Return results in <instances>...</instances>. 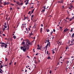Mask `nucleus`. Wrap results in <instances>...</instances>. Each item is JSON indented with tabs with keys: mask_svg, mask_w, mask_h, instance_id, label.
Here are the masks:
<instances>
[{
	"mask_svg": "<svg viewBox=\"0 0 74 74\" xmlns=\"http://www.w3.org/2000/svg\"><path fill=\"white\" fill-rule=\"evenodd\" d=\"M26 41V44L25 45V46H27V47H29V45H32V43L30 42L29 39H26L25 40Z\"/></svg>",
	"mask_w": 74,
	"mask_h": 74,
	"instance_id": "nucleus-1",
	"label": "nucleus"
},
{
	"mask_svg": "<svg viewBox=\"0 0 74 74\" xmlns=\"http://www.w3.org/2000/svg\"><path fill=\"white\" fill-rule=\"evenodd\" d=\"M27 47H21V49H23L24 52H25V51H26V49H29V47H28L27 48Z\"/></svg>",
	"mask_w": 74,
	"mask_h": 74,
	"instance_id": "nucleus-2",
	"label": "nucleus"
},
{
	"mask_svg": "<svg viewBox=\"0 0 74 74\" xmlns=\"http://www.w3.org/2000/svg\"><path fill=\"white\" fill-rule=\"evenodd\" d=\"M7 44H8V43H5L4 42H1V47H7V46H8V45H7Z\"/></svg>",
	"mask_w": 74,
	"mask_h": 74,
	"instance_id": "nucleus-3",
	"label": "nucleus"
},
{
	"mask_svg": "<svg viewBox=\"0 0 74 74\" xmlns=\"http://www.w3.org/2000/svg\"><path fill=\"white\" fill-rule=\"evenodd\" d=\"M49 39L47 40V42L49 43H47V45L46 46V47H48V45H49V47H50V42H49Z\"/></svg>",
	"mask_w": 74,
	"mask_h": 74,
	"instance_id": "nucleus-4",
	"label": "nucleus"
},
{
	"mask_svg": "<svg viewBox=\"0 0 74 74\" xmlns=\"http://www.w3.org/2000/svg\"><path fill=\"white\" fill-rule=\"evenodd\" d=\"M25 42H23L21 43V45L23 46V47H25Z\"/></svg>",
	"mask_w": 74,
	"mask_h": 74,
	"instance_id": "nucleus-5",
	"label": "nucleus"
},
{
	"mask_svg": "<svg viewBox=\"0 0 74 74\" xmlns=\"http://www.w3.org/2000/svg\"><path fill=\"white\" fill-rule=\"evenodd\" d=\"M9 2H3V5H7V4H9Z\"/></svg>",
	"mask_w": 74,
	"mask_h": 74,
	"instance_id": "nucleus-6",
	"label": "nucleus"
},
{
	"mask_svg": "<svg viewBox=\"0 0 74 74\" xmlns=\"http://www.w3.org/2000/svg\"><path fill=\"white\" fill-rule=\"evenodd\" d=\"M67 31V28L64 29L63 32H66Z\"/></svg>",
	"mask_w": 74,
	"mask_h": 74,
	"instance_id": "nucleus-7",
	"label": "nucleus"
},
{
	"mask_svg": "<svg viewBox=\"0 0 74 74\" xmlns=\"http://www.w3.org/2000/svg\"><path fill=\"white\" fill-rule=\"evenodd\" d=\"M41 49V47H38L37 48V49Z\"/></svg>",
	"mask_w": 74,
	"mask_h": 74,
	"instance_id": "nucleus-8",
	"label": "nucleus"
},
{
	"mask_svg": "<svg viewBox=\"0 0 74 74\" xmlns=\"http://www.w3.org/2000/svg\"><path fill=\"white\" fill-rule=\"evenodd\" d=\"M46 49L45 50V54H46V53H47V47H46Z\"/></svg>",
	"mask_w": 74,
	"mask_h": 74,
	"instance_id": "nucleus-9",
	"label": "nucleus"
},
{
	"mask_svg": "<svg viewBox=\"0 0 74 74\" xmlns=\"http://www.w3.org/2000/svg\"><path fill=\"white\" fill-rule=\"evenodd\" d=\"M19 1H17L16 2V4H18V5H20V4H19Z\"/></svg>",
	"mask_w": 74,
	"mask_h": 74,
	"instance_id": "nucleus-10",
	"label": "nucleus"
},
{
	"mask_svg": "<svg viewBox=\"0 0 74 74\" xmlns=\"http://www.w3.org/2000/svg\"><path fill=\"white\" fill-rule=\"evenodd\" d=\"M45 11V9H44L42 10L41 12H44Z\"/></svg>",
	"mask_w": 74,
	"mask_h": 74,
	"instance_id": "nucleus-11",
	"label": "nucleus"
},
{
	"mask_svg": "<svg viewBox=\"0 0 74 74\" xmlns=\"http://www.w3.org/2000/svg\"><path fill=\"white\" fill-rule=\"evenodd\" d=\"M42 28H41L40 29V32H42Z\"/></svg>",
	"mask_w": 74,
	"mask_h": 74,
	"instance_id": "nucleus-12",
	"label": "nucleus"
},
{
	"mask_svg": "<svg viewBox=\"0 0 74 74\" xmlns=\"http://www.w3.org/2000/svg\"><path fill=\"white\" fill-rule=\"evenodd\" d=\"M2 69H0V73H2Z\"/></svg>",
	"mask_w": 74,
	"mask_h": 74,
	"instance_id": "nucleus-13",
	"label": "nucleus"
},
{
	"mask_svg": "<svg viewBox=\"0 0 74 74\" xmlns=\"http://www.w3.org/2000/svg\"><path fill=\"white\" fill-rule=\"evenodd\" d=\"M28 2H29V0H27V3H25V5H27V4H28Z\"/></svg>",
	"mask_w": 74,
	"mask_h": 74,
	"instance_id": "nucleus-14",
	"label": "nucleus"
},
{
	"mask_svg": "<svg viewBox=\"0 0 74 74\" xmlns=\"http://www.w3.org/2000/svg\"><path fill=\"white\" fill-rule=\"evenodd\" d=\"M70 7L71 8H73V5H71V4H70Z\"/></svg>",
	"mask_w": 74,
	"mask_h": 74,
	"instance_id": "nucleus-15",
	"label": "nucleus"
},
{
	"mask_svg": "<svg viewBox=\"0 0 74 74\" xmlns=\"http://www.w3.org/2000/svg\"><path fill=\"white\" fill-rule=\"evenodd\" d=\"M13 37L14 38V39H16V36L15 35H14L13 36Z\"/></svg>",
	"mask_w": 74,
	"mask_h": 74,
	"instance_id": "nucleus-16",
	"label": "nucleus"
},
{
	"mask_svg": "<svg viewBox=\"0 0 74 74\" xmlns=\"http://www.w3.org/2000/svg\"><path fill=\"white\" fill-rule=\"evenodd\" d=\"M74 37V33L72 35V38H73Z\"/></svg>",
	"mask_w": 74,
	"mask_h": 74,
	"instance_id": "nucleus-17",
	"label": "nucleus"
},
{
	"mask_svg": "<svg viewBox=\"0 0 74 74\" xmlns=\"http://www.w3.org/2000/svg\"><path fill=\"white\" fill-rule=\"evenodd\" d=\"M33 33H32V32H31V33H30V34H29V35H30V36H31V35H33Z\"/></svg>",
	"mask_w": 74,
	"mask_h": 74,
	"instance_id": "nucleus-18",
	"label": "nucleus"
},
{
	"mask_svg": "<svg viewBox=\"0 0 74 74\" xmlns=\"http://www.w3.org/2000/svg\"><path fill=\"white\" fill-rule=\"evenodd\" d=\"M51 59V57H50V56H49L47 58V59Z\"/></svg>",
	"mask_w": 74,
	"mask_h": 74,
	"instance_id": "nucleus-19",
	"label": "nucleus"
},
{
	"mask_svg": "<svg viewBox=\"0 0 74 74\" xmlns=\"http://www.w3.org/2000/svg\"><path fill=\"white\" fill-rule=\"evenodd\" d=\"M73 32V28H71V30H70L71 32Z\"/></svg>",
	"mask_w": 74,
	"mask_h": 74,
	"instance_id": "nucleus-20",
	"label": "nucleus"
},
{
	"mask_svg": "<svg viewBox=\"0 0 74 74\" xmlns=\"http://www.w3.org/2000/svg\"><path fill=\"white\" fill-rule=\"evenodd\" d=\"M0 66L1 69H2V68H3V67H4V66H3V65H1Z\"/></svg>",
	"mask_w": 74,
	"mask_h": 74,
	"instance_id": "nucleus-21",
	"label": "nucleus"
},
{
	"mask_svg": "<svg viewBox=\"0 0 74 74\" xmlns=\"http://www.w3.org/2000/svg\"><path fill=\"white\" fill-rule=\"evenodd\" d=\"M3 26H4V27H5V28H7V26H6L5 25H4Z\"/></svg>",
	"mask_w": 74,
	"mask_h": 74,
	"instance_id": "nucleus-22",
	"label": "nucleus"
},
{
	"mask_svg": "<svg viewBox=\"0 0 74 74\" xmlns=\"http://www.w3.org/2000/svg\"><path fill=\"white\" fill-rule=\"evenodd\" d=\"M3 26H4V27H5V28H7V26H6L5 25H4Z\"/></svg>",
	"mask_w": 74,
	"mask_h": 74,
	"instance_id": "nucleus-23",
	"label": "nucleus"
},
{
	"mask_svg": "<svg viewBox=\"0 0 74 74\" xmlns=\"http://www.w3.org/2000/svg\"><path fill=\"white\" fill-rule=\"evenodd\" d=\"M23 3H20V5H23Z\"/></svg>",
	"mask_w": 74,
	"mask_h": 74,
	"instance_id": "nucleus-24",
	"label": "nucleus"
},
{
	"mask_svg": "<svg viewBox=\"0 0 74 74\" xmlns=\"http://www.w3.org/2000/svg\"><path fill=\"white\" fill-rule=\"evenodd\" d=\"M6 28H5L4 27H3V32H4V30Z\"/></svg>",
	"mask_w": 74,
	"mask_h": 74,
	"instance_id": "nucleus-25",
	"label": "nucleus"
},
{
	"mask_svg": "<svg viewBox=\"0 0 74 74\" xmlns=\"http://www.w3.org/2000/svg\"><path fill=\"white\" fill-rule=\"evenodd\" d=\"M52 33H53V32L52 31L51 32L50 35H52Z\"/></svg>",
	"mask_w": 74,
	"mask_h": 74,
	"instance_id": "nucleus-26",
	"label": "nucleus"
},
{
	"mask_svg": "<svg viewBox=\"0 0 74 74\" xmlns=\"http://www.w3.org/2000/svg\"><path fill=\"white\" fill-rule=\"evenodd\" d=\"M50 74H51L52 73V71L50 70L49 72Z\"/></svg>",
	"mask_w": 74,
	"mask_h": 74,
	"instance_id": "nucleus-27",
	"label": "nucleus"
},
{
	"mask_svg": "<svg viewBox=\"0 0 74 74\" xmlns=\"http://www.w3.org/2000/svg\"><path fill=\"white\" fill-rule=\"evenodd\" d=\"M62 0V1L60 2V3H63V0Z\"/></svg>",
	"mask_w": 74,
	"mask_h": 74,
	"instance_id": "nucleus-28",
	"label": "nucleus"
},
{
	"mask_svg": "<svg viewBox=\"0 0 74 74\" xmlns=\"http://www.w3.org/2000/svg\"><path fill=\"white\" fill-rule=\"evenodd\" d=\"M34 17V15H32V16H31V18H33Z\"/></svg>",
	"mask_w": 74,
	"mask_h": 74,
	"instance_id": "nucleus-29",
	"label": "nucleus"
},
{
	"mask_svg": "<svg viewBox=\"0 0 74 74\" xmlns=\"http://www.w3.org/2000/svg\"><path fill=\"white\" fill-rule=\"evenodd\" d=\"M43 8H44V9H46V8H45V6H44L43 7Z\"/></svg>",
	"mask_w": 74,
	"mask_h": 74,
	"instance_id": "nucleus-30",
	"label": "nucleus"
},
{
	"mask_svg": "<svg viewBox=\"0 0 74 74\" xmlns=\"http://www.w3.org/2000/svg\"><path fill=\"white\" fill-rule=\"evenodd\" d=\"M10 20V18L9 17L8 20V21H9V20Z\"/></svg>",
	"mask_w": 74,
	"mask_h": 74,
	"instance_id": "nucleus-31",
	"label": "nucleus"
},
{
	"mask_svg": "<svg viewBox=\"0 0 74 74\" xmlns=\"http://www.w3.org/2000/svg\"><path fill=\"white\" fill-rule=\"evenodd\" d=\"M71 43L72 44L70 45H73V41H71Z\"/></svg>",
	"mask_w": 74,
	"mask_h": 74,
	"instance_id": "nucleus-32",
	"label": "nucleus"
},
{
	"mask_svg": "<svg viewBox=\"0 0 74 74\" xmlns=\"http://www.w3.org/2000/svg\"><path fill=\"white\" fill-rule=\"evenodd\" d=\"M69 61H67L66 62V63L67 64V63H69Z\"/></svg>",
	"mask_w": 74,
	"mask_h": 74,
	"instance_id": "nucleus-33",
	"label": "nucleus"
},
{
	"mask_svg": "<svg viewBox=\"0 0 74 74\" xmlns=\"http://www.w3.org/2000/svg\"><path fill=\"white\" fill-rule=\"evenodd\" d=\"M49 32V29H47V32Z\"/></svg>",
	"mask_w": 74,
	"mask_h": 74,
	"instance_id": "nucleus-34",
	"label": "nucleus"
},
{
	"mask_svg": "<svg viewBox=\"0 0 74 74\" xmlns=\"http://www.w3.org/2000/svg\"><path fill=\"white\" fill-rule=\"evenodd\" d=\"M4 25L5 26H7V23H5V22L4 23Z\"/></svg>",
	"mask_w": 74,
	"mask_h": 74,
	"instance_id": "nucleus-35",
	"label": "nucleus"
},
{
	"mask_svg": "<svg viewBox=\"0 0 74 74\" xmlns=\"http://www.w3.org/2000/svg\"><path fill=\"white\" fill-rule=\"evenodd\" d=\"M27 58H29V59H30V57H29V56H27Z\"/></svg>",
	"mask_w": 74,
	"mask_h": 74,
	"instance_id": "nucleus-36",
	"label": "nucleus"
},
{
	"mask_svg": "<svg viewBox=\"0 0 74 74\" xmlns=\"http://www.w3.org/2000/svg\"><path fill=\"white\" fill-rule=\"evenodd\" d=\"M10 10H11V11L12 10V8H10Z\"/></svg>",
	"mask_w": 74,
	"mask_h": 74,
	"instance_id": "nucleus-37",
	"label": "nucleus"
},
{
	"mask_svg": "<svg viewBox=\"0 0 74 74\" xmlns=\"http://www.w3.org/2000/svg\"><path fill=\"white\" fill-rule=\"evenodd\" d=\"M52 53H53H53H55V51H53Z\"/></svg>",
	"mask_w": 74,
	"mask_h": 74,
	"instance_id": "nucleus-38",
	"label": "nucleus"
},
{
	"mask_svg": "<svg viewBox=\"0 0 74 74\" xmlns=\"http://www.w3.org/2000/svg\"><path fill=\"white\" fill-rule=\"evenodd\" d=\"M66 19H70V18H69L66 17Z\"/></svg>",
	"mask_w": 74,
	"mask_h": 74,
	"instance_id": "nucleus-39",
	"label": "nucleus"
},
{
	"mask_svg": "<svg viewBox=\"0 0 74 74\" xmlns=\"http://www.w3.org/2000/svg\"><path fill=\"white\" fill-rule=\"evenodd\" d=\"M11 5H12V6H14V4H11Z\"/></svg>",
	"mask_w": 74,
	"mask_h": 74,
	"instance_id": "nucleus-40",
	"label": "nucleus"
},
{
	"mask_svg": "<svg viewBox=\"0 0 74 74\" xmlns=\"http://www.w3.org/2000/svg\"><path fill=\"white\" fill-rule=\"evenodd\" d=\"M53 32H55V29H53Z\"/></svg>",
	"mask_w": 74,
	"mask_h": 74,
	"instance_id": "nucleus-41",
	"label": "nucleus"
},
{
	"mask_svg": "<svg viewBox=\"0 0 74 74\" xmlns=\"http://www.w3.org/2000/svg\"><path fill=\"white\" fill-rule=\"evenodd\" d=\"M33 38H34V40H35V38H36V37L34 36Z\"/></svg>",
	"mask_w": 74,
	"mask_h": 74,
	"instance_id": "nucleus-42",
	"label": "nucleus"
},
{
	"mask_svg": "<svg viewBox=\"0 0 74 74\" xmlns=\"http://www.w3.org/2000/svg\"><path fill=\"white\" fill-rule=\"evenodd\" d=\"M72 19H73L72 18H70V21H71Z\"/></svg>",
	"mask_w": 74,
	"mask_h": 74,
	"instance_id": "nucleus-43",
	"label": "nucleus"
},
{
	"mask_svg": "<svg viewBox=\"0 0 74 74\" xmlns=\"http://www.w3.org/2000/svg\"><path fill=\"white\" fill-rule=\"evenodd\" d=\"M2 36H5V35L4 34H2Z\"/></svg>",
	"mask_w": 74,
	"mask_h": 74,
	"instance_id": "nucleus-44",
	"label": "nucleus"
},
{
	"mask_svg": "<svg viewBox=\"0 0 74 74\" xmlns=\"http://www.w3.org/2000/svg\"><path fill=\"white\" fill-rule=\"evenodd\" d=\"M48 51H47V55H48Z\"/></svg>",
	"mask_w": 74,
	"mask_h": 74,
	"instance_id": "nucleus-45",
	"label": "nucleus"
},
{
	"mask_svg": "<svg viewBox=\"0 0 74 74\" xmlns=\"http://www.w3.org/2000/svg\"><path fill=\"white\" fill-rule=\"evenodd\" d=\"M41 26L42 27H43V25L42 24H41Z\"/></svg>",
	"mask_w": 74,
	"mask_h": 74,
	"instance_id": "nucleus-46",
	"label": "nucleus"
},
{
	"mask_svg": "<svg viewBox=\"0 0 74 74\" xmlns=\"http://www.w3.org/2000/svg\"><path fill=\"white\" fill-rule=\"evenodd\" d=\"M7 25H8V28H9V25L8 24Z\"/></svg>",
	"mask_w": 74,
	"mask_h": 74,
	"instance_id": "nucleus-47",
	"label": "nucleus"
},
{
	"mask_svg": "<svg viewBox=\"0 0 74 74\" xmlns=\"http://www.w3.org/2000/svg\"><path fill=\"white\" fill-rule=\"evenodd\" d=\"M27 18H28V17H26L25 18V19H27Z\"/></svg>",
	"mask_w": 74,
	"mask_h": 74,
	"instance_id": "nucleus-48",
	"label": "nucleus"
},
{
	"mask_svg": "<svg viewBox=\"0 0 74 74\" xmlns=\"http://www.w3.org/2000/svg\"><path fill=\"white\" fill-rule=\"evenodd\" d=\"M45 49V47H44L43 48H42V49L43 50V49Z\"/></svg>",
	"mask_w": 74,
	"mask_h": 74,
	"instance_id": "nucleus-49",
	"label": "nucleus"
},
{
	"mask_svg": "<svg viewBox=\"0 0 74 74\" xmlns=\"http://www.w3.org/2000/svg\"><path fill=\"white\" fill-rule=\"evenodd\" d=\"M34 59H36V57H34Z\"/></svg>",
	"mask_w": 74,
	"mask_h": 74,
	"instance_id": "nucleus-50",
	"label": "nucleus"
},
{
	"mask_svg": "<svg viewBox=\"0 0 74 74\" xmlns=\"http://www.w3.org/2000/svg\"><path fill=\"white\" fill-rule=\"evenodd\" d=\"M33 12H32V13H31V15H30V16L31 15V14H33Z\"/></svg>",
	"mask_w": 74,
	"mask_h": 74,
	"instance_id": "nucleus-51",
	"label": "nucleus"
},
{
	"mask_svg": "<svg viewBox=\"0 0 74 74\" xmlns=\"http://www.w3.org/2000/svg\"><path fill=\"white\" fill-rule=\"evenodd\" d=\"M60 27V29H62V27Z\"/></svg>",
	"mask_w": 74,
	"mask_h": 74,
	"instance_id": "nucleus-52",
	"label": "nucleus"
},
{
	"mask_svg": "<svg viewBox=\"0 0 74 74\" xmlns=\"http://www.w3.org/2000/svg\"><path fill=\"white\" fill-rule=\"evenodd\" d=\"M34 9L33 10H32V11L33 12H34Z\"/></svg>",
	"mask_w": 74,
	"mask_h": 74,
	"instance_id": "nucleus-53",
	"label": "nucleus"
},
{
	"mask_svg": "<svg viewBox=\"0 0 74 74\" xmlns=\"http://www.w3.org/2000/svg\"><path fill=\"white\" fill-rule=\"evenodd\" d=\"M30 13V11H29L28 13V14H29Z\"/></svg>",
	"mask_w": 74,
	"mask_h": 74,
	"instance_id": "nucleus-54",
	"label": "nucleus"
},
{
	"mask_svg": "<svg viewBox=\"0 0 74 74\" xmlns=\"http://www.w3.org/2000/svg\"><path fill=\"white\" fill-rule=\"evenodd\" d=\"M7 19H8V18H7V17L6 18H5V19H6V21L7 20Z\"/></svg>",
	"mask_w": 74,
	"mask_h": 74,
	"instance_id": "nucleus-55",
	"label": "nucleus"
},
{
	"mask_svg": "<svg viewBox=\"0 0 74 74\" xmlns=\"http://www.w3.org/2000/svg\"><path fill=\"white\" fill-rule=\"evenodd\" d=\"M5 61H7V58H5Z\"/></svg>",
	"mask_w": 74,
	"mask_h": 74,
	"instance_id": "nucleus-56",
	"label": "nucleus"
},
{
	"mask_svg": "<svg viewBox=\"0 0 74 74\" xmlns=\"http://www.w3.org/2000/svg\"><path fill=\"white\" fill-rule=\"evenodd\" d=\"M28 29H29V31L30 30V28H28Z\"/></svg>",
	"mask_w": 74,
	"mask_h": 74,
	"instance_id": "nucleus-57",
	"label": "nucleus"
},
{
	"mask_svg": "<svg viewBox=\"0 0 74 74\" xmlns=\"http://www.w3.org/2000/svg\"><path fill=\"white\" fill-rule=\"evenodd\" d=\"M38 53H36V56L38 55Z\"/></svg>",
	"mask_w": 74,
	"mask_h": 74,
	"instance_id": "nucleus-58",
	"label": "nucleus"
},
{
	"mask_svg": "<svg viewBox=\"0 0 74 74\" xmlns=\"http://www.w3.org/2000/svg\"><path fill=\"white\" fill-rule=\"evenodd\" d=\"M69 9H71V8L70 7H69Z\"/></svg>",
	"mask_w": 74,
	"mask_h": 74,
	"instance_id": "nucleus-59",
	"label": "nucleus"
},
{
	"mask_svg": "<svg viewBox=\"0 0 74 74\" xmlns=\"http://www.w3.org/2000/svg\"><path fill=\"white\" fill-rule=\"evenodd\" d=\"M16 64V62H15L14 63V65H15Z\"/></svg>",
	"mask_w": 74,
	"mask_h": 74,
	"instance_id": "nucleus-60",
	"label": "nucleus"
},
{
	"mask_svg": "<svg viewBox=\"0 0 74 74\" xmlns=\"http://www.w3.org/2000/svg\"><path fill=\"white\" fill-rule=\"evenodd\" d=\"M26 30H27H27H28L27 28H26Z\"/></svg>",
	"mask_w": 74,
	"mask_h": 74,
	"instance_id": "nucleus-61",
	"label": "nucleus"
},
{
	"mask_svg": "<svg viewBox=\"0 0 74 74\" xmlns=\"http://www.w3.org/2000/svg\"><path fill=\"white\" fill-rule=\"evenodd\" d=\"M11 63H11H11H9V64H10V65H11Z\"/></svg>",
	"mask_w": 74,
	"mask_h": 74,
	"instance_id": "nucleus-62",
	"label": "nucleus"
},
{
	"mask_svg": "<svg viewBox=\"0 0 74 74\" xmlns=\"http://www.w3.org/2000/svg\"><path fill=\"white\" fill-rule=\"evenodd\" d=\"M58 3H60V1H58Z\"/></svg>",
	"mask_w": 74,
	"mask_h": 74,
	"instance_id": "nucleus-63",
	"label": "nucleus"
},
{
	"mask_svg": "<svg viewBox=\"0 0 74 74\" xmlns=\"http://www.w3.org/2000/svg\"><path fill=\"white\" fill-rule=\"evenodd\" d=\"M74 18V16H73V17H72V19H73Z\"/></svg>",
	"mask_w": 74,
	"mask_h": 74,
	"instance_id": "nucleus-64",
	"label": "nucleus"
}]
</instances>
